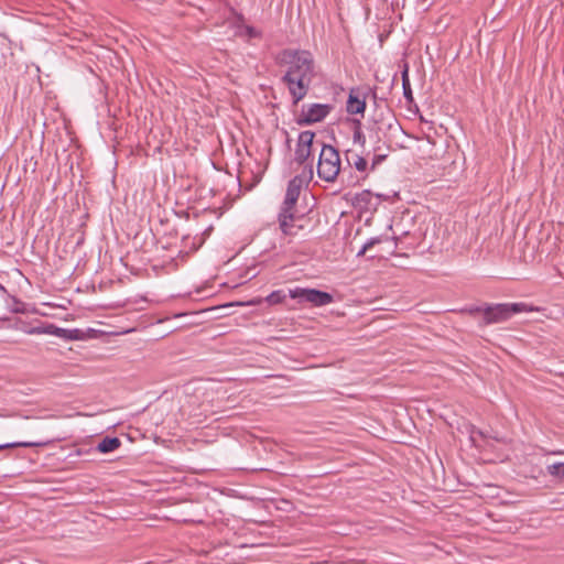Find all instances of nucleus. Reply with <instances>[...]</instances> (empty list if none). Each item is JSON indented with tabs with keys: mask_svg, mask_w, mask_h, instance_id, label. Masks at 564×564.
Wrapping results in <instances>:
<instances>
[{
	"mask_svg": "<svg viewBox=\"0 0 564 564\" xmlns=\"http://www.w3.org/2000/svg\"><path fill=\"white\" fill-rule=\"evenodd\" d=\"M333 107L328 104L303 105L296 122L300 126L321 122L330 113Z\"/></svg>",
	"mask_w": 564,
	"mask_h": 564,
	"instance_id": "423d86ee",
	"label": "nucleus"
},
{
	"mask_svg": "<svg viewBox=\"0 0 564 564\" xmlns=\"http://www.w3.org/2000/svg\"><path fill=\"white\" fill-rule=\"evenodd\" d=\"M341 161L338 150L330 144H323L318 162L317 175L321 180L333 183L340 172Z\"/></svg>",
	"mask_w": 564,
	"mask_h": 564,
	"instance_id": "7ed1b4c3",
	"label": "nucleus"
},
{
	"mask_svg": "<svg viewBox=\"0 0 564 564\" xmlns=\"http://www.w3.org/2000/svg\"><path fill=\"white\" fill-rule=\"evenodd\" d=\"M545 454L546 455H563L564 451H562V449L549 451V452H545Z\"/></svg>",
	"mask_w": 564,
	"mask_h": 564,
	"instance_id": "5701e85b",
	"label": "nucleus"
},
{
	"mask_svg": "<svg viewBox=\"0 0 564 564\" xmlns=\"http://www.w3.org/2000/svg\"><path fill=\"white\" fill-rule=\"evenodd\" d=\"M463 312L476 316V315H482V323L485 322V305H471L467 306L463 310Z\"/></svg>",
	"mask_w": 564,
	"mask_h": 564,
	"instance_id": "6ab92c4d",
	"label": "nucleus"
},
{
	"mask_svg": "<svg viewBox=\"0 0 564 564\" xmlns=\"http://www.w3.org/2000/svg\"><path fill=\"white\" fill-rule=\"evenodd\" d=\"M386 159V155H375L372 160V169H375L376 165L381 163Z\"/></svg>",
	"mask_w": 564,
	"mask_h": 564,
	"instance_id": "4be33fe9",
	"label": "nucleus"
},
{
	"mask_svg": "<svg viewBox=\"0 0 564 564\" xmlns=\"http://www.w3.org/2000/svg\"><path fill=\"white\" fill-rule=\"evenodd\" d=\"M547 474L558 480L564 479V463L557 462L546 466Z\"/></svg>",
	"mask_w": 564,
	"mask_h": 564,
	"instance_id": "2eb2a0df",
	"label": "nucleus"
},
{
	"mask_svg": "<svg viewBox=\"0 0 564 564\" xmlns=\"http://www.w3.org/2000/svg\"><path fill=\"white\" fill-rule=\"evenodd\" d=\"M541 308L523 302L485 304L484 325L503 323L516 314L540 312Z\"/></svg>",
	"mask_w": 564,
	"mask_h": 564,
	"instance_id": "f03ea898",
	"label": "nucleus"
},
{
	"mask_svg": "<svg viewBox=\"0 0 564 564\" xmlns=\"http://www.w3.org/2000/svg\"><path fill=\"white\" fill-rule=\"evenodd\" d=\"M354 139L355 140H361V139L364 140V137L360 131H356L354 134Z\"/></svg>",
	"mask_w": 564,
	"mask_h": 564,
	"instance_id": "b1692460",
	"label": "nucleus"
},
{
	"mask_svg": "<svg viewBox=\"0 0 564 564\" xmlns=\"http://www.w3.org/2000/svg\"><path fill=\"white\" fill-rule=\"evenodd\" d=\"M346 110L349 115L364 116L366 110V95L359 88H351L348 95Z\"/></svg>",
	"mask_w": 564,
	"mask_h": 564,
	"instance_id": "1a4fd4ad",
	"label": "nucleus"
},
{
	"mask_svg": "<svg viewBox=\"0 0 564 564\" xmlns=\"http://www.w3.org/2000/svg\"><path fill=\"white\" fill-rule=\"evenodd\" d=\"M121 445V442L118 437H105L102 438L98 445H97V451L100 452V453H111L113 451H116L117 448H119Z\"/></svg>",
	"mask_w": 564,
	"mask_h": 564,
	"instance_id": "ddd939ff",
	"label": "nucleus"
},
{
	"mask_svg": "<svg viewBox=\"0 0 564 564\" xmlns=\"http://www.w3.org/2000/svg\"><path fill=\"white\" fill-rule=\"evenodd\" d=\"M313 177V167L310 166L306 173L302 175H295L289 181L284 200L281 205L283 209H295L299 196L301 194L302 186L305 182L311 181Z\"/></svg>",
	"mask_w": 564,
	"mask_h": 564,
	"instance_id": "39448f33",
	"label": "nucleus"
},
{
	"mask_svg": "<svg viewBox=\"0 0 564 564\" xmlns=\"http://www.w3.org/2000/svg\"><path fill=\"white\" fill-rule=\"evenodd\" d=\"M349 153L350 152H347L346 154L348 163L351 164L358 172H366L368 166L367 160L359 154H352L351 158H349Z\"/></svg>",
	"mask_w": 564,
	"mask_h": 564,
	"instance_id": "4468645a",
	"label": "nucleus"
},
{
	"mask_svg": "<svg viewBox=\"0 0 564 564\" xmlns=\"http://www.w3.org/2000/svg\"><path fill=\"white\" fill-rule=\"evenodd\" d=\"M12 311H13V312H15V313L23 312V310H22V308H20V307H15V308H13Z\"/></svg>",
	"mask_w": 564,
	"mask_h": 564,
	"instance_id": "a878e982",
	"label": "nucleus"
},
{
	"mask_svg": "<svg viewBox=\"0 0 564 564\" xmlns=\"http://www.w3.org/2000/svg\"><path fill=\"white\" fill-rule=\"evenodd\" d=\"M381 241H382V240H381V238H380V237H372V238H370L369 240H367V241L365 242V245H364V246L369 250V249H371L375 245L380 243Z\"/></svg>",
	"mask_w": 564,
	"mask_h": 564,
	"instance_id": "412c9836",
	"label": "nucleus"
},
{
	"mask_svg": "<svg viewBox=\"0 0 564 564\" xmlns=\"http://www.w3.org/2000/svg\"><path fill=\"white\" fill-rule=\"evenodd\" d=\"M367 250L368 249L365 246H362V248L357 252V257L364 256L367 252Z\"/></svg>",
	"mask_w": 564,
	"mask_h": 564,
	"instance_id": "393cba45",
	"label": "nucleus"
},
{
	"mask_svg": "<svg viewBox=\"0 0 564 564\" xmlns=\"http://www.w3.org/2000/svg\"><path fill=\"white\" fill-rule=\"evenodd\" d=\"M402 87H403L404 98L409 101H412L413 96H412V89H411L410 79H409V75H408V67H405L404 70L402 72Z\"/></svg>",
	"mask_w": 564,
	"mask_h": 564,
	"instance_id": "dca6fc26",
	"label": "nucleus"
},
{
	"mask_svg": "<svg viewBox=\"0 0 564 564\" xmlns=\"http://www.w3.org/2000/svg\"><path fill=\"white\" fill-rule=\"evenodd\" d=\"M44 332L45 335L56 336L64 340H82L84 338L83 330L78 328L67 329L50 323L47 324V329H45Z\"/></svg>",
	"mask_w": 564,
	"mask_h": 564,
	"instance_id": "9d476101",
	"label": "nucleus"
},
{
	"mask_svg": "<svg viewBox=\"0 0 564 564\" xmlns=\"http://www.w3.org/2000/svg\"><path fill=\"white\" fill-rule=\"evenodd\" d=\"M314 138L315 133L308 130L300 133L295 149V161L299 164L305 163L311 156Z\"/></svg>",
	"mask_w": 564,
	"mask_h": 564,
	"instance_id": "6e6552de",
	"label": "nucleus"
},
{
	"mask_svg": "<svg viewBox=\"0 0 564 564\" xmlns=\"http://www.w3.org/2000/svg\"><path fill=\"white\" fill-rule=\"evenodd\" d=\"M352 204L355 207L365 210L376 209L379 204V196L373 195L368 189H365L354 196Z\"/></svg>",
	"mask_w": 564,
	"mask_h": 564,
	"instance_id": "9b49d317",
	"label": "nucleus"
},
{
	"mask_svg": "<svg viewBox=\"0 0 564 564\" xmlns=\"http://www.w3.org/2000/svg\"><path fill=\"white\" fill-rule=\"evenodd\" d=\"M303 218L304 216L297 215L295 209L280 208L278 214V223L282 234L288 237L297 236L299 232L304 228V226L301 224Z\"/></svg>",
	"mask_w": 564,
	"mask_h": 564,
	"instance_id": "0eeeda50",
	"label": "nucleus"
},
{
	"mask_svg": "<svg viewBox=\"0 0 564 564\" xmlns=\"http://www.w3.org/2000/svg\"><path fill=\"white\" fill-rule=\"evenodd\" d=\"M276 61L288 66L282 82L288 87L293 105H297L306 97L315 75L313 55L305 50L286 48L278 55Z\"/></svg>",
	"mask_w": 564,
	"mask_h": 564,
	"instance_id": "f257e3e1",
	"label": "nucleus"
},
{
	"mask_svg": "<svg viewBox=\"0 0 564 564\" xmlns=\"http://www.w3.org/2000/svg\"><path fill=\"white\" fill-rule=\"evenodd\" d=\"M289 296L297 300L300 304L308 303L314 307H322L334 302V296L325 291L296 286L289 290Z\"/></svg>",
	"mask_w": 564,
	"mask_h": 564,
	"instance_id": "20e7f679",
	"label": "nucleus"
},
{
	"mask_svg": "<svg viewBox=\"0 0 564 564\" xmlns=\"http://www.w3.org/2000/svg\"><path fill=\"white\" fill-rule=\"evenodd\" d=\"M285 299H286L285 293L282 290H276V291L271 292L267 296V302L271 305H274V304L284 302Z\"/></svg>",
	"mask_w": 564,
	"mask_h": 564,
	"instance_id": "a211bd4d",
	"label": "nucleus"
},
{
	"mask_svg": "<svg viewBox=\"0 0 564 564\" xmlns=\"http://www.w3.org/2000/svg\"><path fill=\"white\" fill-rule=\"evenodd\" d=\"M44 445L43 442H12L0 444V451L6 448H14V447H37Z\"/></svg>",
	"mask_w": 564,
	"mask_h": 564,
	"instance_id": "f3484780",
	"label": "nucleus"
},
{
	"mask_svg": "<svg viewBox=\"0 0 564 564\" xmlns=\"http://www.w3.org/2000/svg\"><path fill=\"white\" fill-rule=\"evenodd\" d=\"M48 323H42L39 322L36 325H30L24 321H17L15 328L22 333L29 334V335H45V329H47Z\"/></svg>",
	"mask_w": 564,
	"mask_h": 564,
	"instance_id": "f8f14e48",
	"label": "nucleus"
},
{
	"mask_svg": "<svg viewBox=\"0 0 564 564\" xmlns=\"http://www.w3.org/2000/svg\"><path fill=\"white\" fill-rule=\"evenodd\" d=\"M243 30H245V34L249 39H256V37L261 36V32L251 25H245Z\"/></svg>",
	"mask_w": 564,
	"mask_h": 564,
	"instance_id": "aec40b11",
	"label": "nucleus"
}]
</instances>
